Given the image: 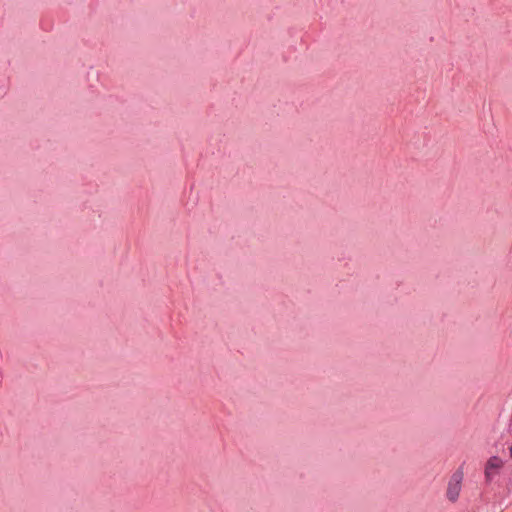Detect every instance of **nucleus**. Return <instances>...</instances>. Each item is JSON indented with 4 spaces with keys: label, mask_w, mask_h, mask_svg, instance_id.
<instances>
[{
    "label": "nucleus",
    "mask_w": 512,
    "mask_h": 512,
    "mask_svg": "<svg viewBox=\"0 0 512 512\" xmlns=\"http://www.w3.org/2000/svg\"><path fill=\"white\" fill-rule=\"evenodd\" d=\"M464 479V468L463 466L458 467L453 474L450 476L447 488H446V498L455 503L460 496V492L462 489V482Z\"/></svg>",
    "instance_id": "nucleus-1"
},
{
    "label": "nucleus",
    "mask_w": 512,
    "mask_h": 512,
    "mask_svg": "<svg viewBox=\"0 0 512 512\" xmlns=\"http://www.w3.org/2000/svg\"><path fill=\"white\" fill-rule=\"evenodd\" d=\"M504 466V461L499 456H491L485 465L484 475L487 482L497 475Z\"/></svg>",
    "instance_id": "nucleus-2"
},
{
    "label": "nucleus",
    "mask_w": 512,
    "mask_h": 512,
    "mask_svg": "<svg viewBox=\"0 0 512 512\" xmlns=\"http://www.w3.org/2000/svg\"><path fill=\"white\" fill-rule=\"evenodd\" d=\"M509 454H510V457L512 458V445L509 447Z\"/></svg>",
    "instance_id": "nucleus-3"
}]
</instances>
